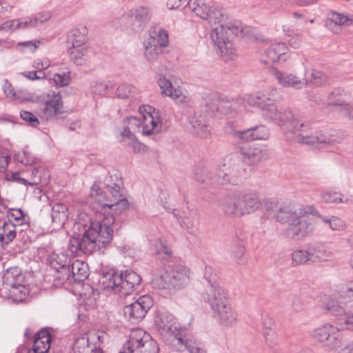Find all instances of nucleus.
Returning a JSON list of instances; mask_svg holds the SVG:
<instances>
[{
  "label": "nucleus",
  "instance_id": "nucleus-8",
  "mask_svg": "<svg viewBox=\"0 0 353 353\" xmlns=\"http://www.w3.org/2000/svg\"><path fill=\"white\" fill-rule=\"evenodd\" d=\"M311 336L316 343L337 353L343 347V338L339 327L330 323L316 327Z\"/></svg>",
  "mask_w": 353,
  "mask_h": 353
},
{
  "label": "nucleus",
  "instance_id": "nucleus-21",
  "mask_svg": "<svg viewBox=\"0 0 353 353\" xmlns=\"http://www.w3.org/2000/svg\"><path fill=\"white\" fill-rule=\"evenodd\" d=\"M173 345L179 350H187L190 353H206L201 343L193 336L182 338L180 335L174 340Z\"/></svg>",
  "mask_w": 353,
  "mask_h": 353
},
{
  "label": "nucleus",
  "instance_id": "nucleus-30",
  "mask_svg": "<svg viewBox=\"0 0 353 353\" xmlns=\"http://www.w3.org/2000/svg\"><path fill=\"white\" fill-rule=\"evenodd\" d=\"M327 25L332 32H336L341 26L353 25V15L346 16L339 12H332Z\"/></svg>",
  "mask_w": 353,
  "mask_h": 353
},
{
  "label": "nucleus",
  "instance_id": "nucleus-25",
  "mask_svg": "<svg viewBox=\"0 0 353 353\" xmlns=\"http://www.w3.org/2000/svg\"><path fill=\"white\" fill-rule=\"evenodd\" d=\"M147 334L148 333L142 329L132 330L128 340L125 342L127 348L130 349L132 353H138V350H141L145 345Z\"/></svg>",
  "mask_w": 353,
  "mask_h": 353
},
{
  "label": "nucleus",
  "instance_id": "nucleus-51",
  "mask_svg": "<svg viewBox=\"0 0 353 353\" xmlns=\"http://www.w3.org/2000/svg\"><path fill=\"white\" fill-rule=\"evenodd\" d=\"M144 45V57L148 61H156L159 56L161 54L163 50L157 46H151L150 44L146 45V43H143Z\"/></svg>",
  "mask_w": 353,
  "mask_h": 353
},
{
  "label": "nucleus",
  "instance_id": "nucleus-18",
  "mask_svg": "<svg viewBox=\"0 0 353 353\" xmlns=\"http://www.w3.org/2000/svg\"><path fill=\"white\" fill-rule=\"evenodd\" d=\"M274 76L282 87L301 90L307 87V78H301L293 73L276 70Z\"/></svg>",
  "mask_w": 353,
  "mask_h": 353
},
{
  "label": "nucleus",
  "instance_id": "nucleus-59",
  "mask_svg": "<svg viewBox=\"0 0 353 353\" xmlns=\"http://www.w3.org/2000/svg\"><path fill=\"white\" fill-rule=\"evenodd\" d=\"M156 254L163 259H167L171 256L172 250L164 242L159 241L155 245Z\"/></svg>",
  "mask_w": 353,
  "mask_h": 353
},
{
  "label": "nucleus",
  "instance_id": "nucleus-19",
  "mask_svg": "<svg viewBox=\"0 0 353 353\" xmlns=\"http://www.w3.org/2000/svg\"><path fill=\"white\" fill-rule=\"evenodd\" d=\"M268 60L265 63L285 62L290 57V50L284 42H274L264 52Z\"/></svg>",
  "mask_w": 353,
  "mask_h": 353
},
{
  "label": "nucleus",
  "instance_id": "nucleus-1",
  "mask_svg": "<svg viewBox=\"0 0 353 353\" xmlns=\"http://www.w3.org/2000/svg\"><path fill=\"white\" fill-rule=\"evenodd\" d=\"M265 210L269 215L274 212L276 221L288 223V227L283 230L288 239L300 240L314 230L313 219L306 216L307 213L314 211L312 205L296 206L292 203H285L280 205L275 200H268L265 203Z\"/></svg>",
  "mask_w": 353,
  "mask_h": 353
},
{
  "label": "nucleus",
  "instance_id": "nucleus-44",
  "mask_svg": "<svg viewBox=\"0 0 353 353\" xmlns=\"http://www.w3.org/2000/svg\"><path fill=\"white\" fill-rule=\"evenodd\" d=\"M293 266H299L310 263V250L296 249L290 254Z\"/></svg>",
  "mask_w": 353,
  "mask_h": 353
},
{
  "label": "nucleus",
  "instance_id": "nucleus-58",
  "mask_svg": "<svg viewBox=\"0 0 353 353\" xmlns=\"http://www.w3.org/2000/svg\"><path fill=\"white\" fill-rule=\"evenodd\" d=\"M121 141H126L128 145L133 148L134 152L143 154L147 151L146 146L141 142L138 141L135 137H132V139L128 138L122 139Z\"/></svg>",
  "mask_w": 353,
  "mask_h": 353
},
{
  "label": "nucleus",
  "instance_id": "nucleus-48",
  "mask_svg": "<svg viewBox=\"0 0 353 353\" xmlns=\"http://www.w3.org/2000/svg\"><path fill=\"white\" fill-rule=\"evenodd\" d=\"M139 93V89L131 84L123 83L120 85L116 91V94L121 99L132 97Z\"/></svg>",
  "mask_w": 353,
  "mask_h": 353
},
{
  "label": "nucleus",
  "instance_id": "nucleus-20",
  "mask_svg": "<svg viewBox=\"0 0 353 353\" xmlns=\"http://www.w3.org/2000/svg\"><path fill=\"white\" fill-rule=\"evenodd\" d=\"M263 117L277 125H283L293 120V114L290 110L279 107L276 104L270 105L263 114Z\"/></svg>",
  "mask_w": 353,
  "mask_h": 353
},
{
  "label": "nucleus",
  "instance_id": "nucleus-13",
  "mask_svg": "<svg viewBox=\"0 0 353 353\" xmlns=\"http://www.w3.org/2000/svg\"><path fill=\"white\" fill-rule=\"evenodd\" d=\"M152 16L150 8L145 6H139L132 10L127 15L123 16L120 20L121 26L123 28L132 30H140L146 26Z\"/></svg>",
  "mask_w": 353,
  "mask_h": 353
},
{
  "label": "nucleus",
  "instance_id": "nucleus-31",
  "mask_svg": "<svg viewBox=\"0 0 353 353\" xmlns=\"http://www.w3.org/2000/svg\"><path fill=\"white\" fill-rule=\"evenodd\" d=\"M45 174L46 171L43 168H33L30 180L23 179V185L36 186L34 194H39L41 192V188L38 185L46 183L48 180V176L46 177Z\"/></svg>",
  "mask_w": 353,
  "mask_h": 353
},
{
  "label": "nucleus",
  "instance_id": "nucleus-60",
  "mask_svg": "<svg viewBox=\"0 0 353 353\" xmlns=\"http://www.w3.org/2000/svg\"><path fill=\"white\" fill-rule=\"evenodd\" d=\"M232 134L233 137L238 141H249L254 140L251 128L241 131H234Z\"/></svg>",
  "mask_w": 353,
  "mask_h": 353
},
{
  "label": "nucleus",
  "instance_id": "nucleus-32",
  "mask_svg": "<svg viewBox=\"0 0 353 353\" xmlns=\"http://www.w3.org/2000/svg\"><path fill=\"white\" fill-rule=\"evenodd\" d=\"M310 263L325 262L330 260L333 253L323 245H317L310 249Z\"/></svg>",
  "mask_w": 353,
  "mask_h": 353
},
{
  "label": "nucleus",
  "instance_id": "nucleus-2",
  "mask_svg": "<svg viewBox=\"0 0 353 353\" xmlns=\"http://www.w3.org/2000/svg\"><path fill=\"white\" fill-rule=\"evenodd\" d=\"M122 179L117 174H111L105 180L106 192L101 190L99 184L94 183L90 191L93 207L104 213L114 212L120 214L128 208V201L123 192Z\"/></svg>",
  "mask_w": 353,
  "mask_h": 353
},
{
  "label": "nucleus",
  "instance_id": "nucleus-15",
  "mask_svg": "<svg viewBox=\"0 0 353 353\" xmlns=\"http://www.w3.org/2000/svg\"><path fill=\"white\" fill-rule=\"evenodd\" d=\"M191 274L189 268L176 265L163 271L159 276L164 283L180 288L186 286L190 283Z\"/></svg>",
  "mask_w": 353,
  "mask_h": 353
},
{
  "label": "nucleus",
  "instance_id": "nucleus-4",
  "mask_svg": "<svg viewBox=\"0 0 353 353\" xmlns=\"http://www.w3.org/2000/svg\"><path fill=\"white\" fill-rule=\"evenodd\" d=\"M259 194L254 191H244L223 197L220 207L224 214L229 217H242L252 214L261 207Z\"/></svg>",
  "mask_w": 353,
  "mask_h": 353
},
{
  "label": "nucleus",
  "instance_id": "nucleus-62",
  "mask_svg": "<svg viewBox=\"0 0 353 353\" xmlns=\"http://www.w3.org/2000/svg\"><path fill=\"white\" fill-rule=\"evenodd\" d=\"M344 315L345 327L350 330H353V305L347 307Z\"/></svg>",
  "mask_w": 353,
  "mask_h": 353
},
{
  "label": "nucleus",
  "instance_id": "nucleus-24",
  "mask_svg": "<svg viewBox=\"0 0 353 353\" xmlns=\"http://www.w3.org/2000/svg\"><path fill=\"white\" fill-rule=\"evenodd\" d=\"M51 340V335L47 330L43 329L37 332L33 343L34 352L47 353L50 347Z\"/></svg>",
  "mask_w": 353,
  "mask_h": 353
},
{
  "label": "nucleus",
  "instance_id": "nucleus-37",
  "mask_svg": "<svg viewBox=\"0 0 353 353\" xmlns=\"http://www.w3.org/2000/svg\"><path fill=\"white\" fill-rule=\"evenodd\" d=\"M68 52L70 59L75 64L83 65L88 59V46H68Z\"/></svg>",
  "mask_w": 353,
  "mask_h": 353
},
{
  "label": "nucleus",
  "instance_id": "nucleus-7",
  "mask_svg": "<svg viewBox=\"0 0 353 353\" xmlns=\"http://www.w3.org/2000/svg\"><path fill=\"white\" fill-rule=\"evenodd\" d=\"M225 19H219L220 21L210 23L214 26L211 32V38L214 45L223 43L225 41H232V39L238 35L239 31L243 34H246L249 30L248 28L240 30V23L233 20L226 12H223Z\"/></svg>",
  "mask_w": 353,
  "mask_h": 353
},
{
  "label": "nucleus",
  "instance_id": "nucleus-11",
  "mask_svg": "<svg viewBox=\"0 0 353 353\" xmlns=\"http://www.w3.org/2000/svg\"><path fill=\"white\" fill-rule=\"evenodd\" d=\"M43 106L39 110V117L46 121H52L64 113L63 101L59 91L50 90L43 94Z\"/></svg>",
  "mask_w": 353,
  "mask_h": 353
},
{
  "label": "nucleus",
  "instance_id": "nucleus-43",
  "mask_svg": "<svg viewBox=\"0 0 353 353\" xmlns=\"http://www.w3.org/2000/svg\"><path fill=\"white\" fill-rule=\"evenodd\" d=\"M307 72L310 74V78L307 79V87L310 85L314 88H319L327 83V77L322 72L314 69L310 70V71H305V72Z\"/></svg>",
  "mask_w": 353,
  "mask_h": 353
},
{
  "label": "nucleus",
  "instance_id": "nucleus-50",
  "mask_svg": "<svg viewBox=\"0 0 353 353\" xmlns=\"http://www.w3.org/2000/svg\"><path fill=\"white\" fill-rule=\"evenodd\" d=\"M50 79L58 87L67 86L71 81L70 72L68 70L61 73H54L50 77Z\"/></svg>",
  "mask_w": 353,
  "mask_h": 353
},
{
  "label": "nucleus",
  "instance_id": "nucleus-53",
  "mask_svg": "<svg viewBox=\"0 0 353 353\" xmlns=\"http://www.w3.org/2000/svg\"><path fill=\"white\" fill-rule=\"evenodd\" d=\"M34 225L32 224L28 216L23 213V232H26L28 240L32 241L37 236V232L34 230Z\"/></svg>",
  "mask_w": 353,
  "mask_h": 353
},
{
  "label": "nucleus",
  "instance_id": "nucleus-61",
  "mask_svg": "<svg viewBox=\"0 0 353 353\" xmlns=\"http://www.w3.org/2000/svg\"><path fill=\"white\" fill-rule=\"evenodd\" d=\"M3 90L6 96L13 101L17 100L19 99V95L14 91L12 85L8 82L7 79H4V83L3 85Z\"/></svg>",
  "mask_w": 353,
  "mask_h": 353
},
{
  "label": "nucleus",
  "instance_id": "nucleus-56",
  "mask_svg": "<svg viewBox=\"0 0 353 353\" xmlns=\"http://www.w3.org/2000/svg\"><path fill=\"white\" fill-rule=\"evenodd\" d=\"M90 340V338L88 334L81 335L76 339L74 344V349L80 353L84 352L86 349L89 348Z\"/></svg>",
  "mask_w": 353,
  "mask_h": 353
},
{
  "label": "nucleus",
  "instance_id": "nucleus-9",
  "mask_svg": "<svg viewBox=\"0 0 353 353\" xmlns=\"http://www.w3.org/2000/svg\"><path fill=\"white\" fill-rule=\"evenodd\" d=\"M245 175L246 170L241 160L236 155L227 157L216 173L218 181L221 184H237Z\"/></svg>",
  "mask_w": 353,
  "mask_h": 353
},
{
  "label": "nucleus",
  "instance_id": "nucleus-5",
  "mask_svg": "<svg viewBox=\"0 0 353 353\" xmlns=\"http://www.w3.org/2000/svg\"><path fill=\"white\" fill-rule=\"evenodd\" d=\"M310 130L309 123L299 120L293 121V132L296 141L301 143L332 150L344 139V135L339 132H316L309 134Z\"/></svg>",
  "mask_w": 353,
  "mask_h": 353
},
{
  "label": "nucleus",
  "instance_id": "nucleus-41",
  "mask_svg": "<svg viewBox=\"0 0 353 353\" xmlns=\"http://www.w3.org/2000/svg\"><path fill=\"white\" fill-rule=\"evenodd\" d=\"M15 225L10 222H5L0 227V242L2 246L8 245L16 237Z\"/></svg>",
  "mask_w": 353,
  "mask_h": 353
},
{
  "label": "nucleus",
  "instance_id": "nucleus-23",
  "mask_svg": "<svg viewBox=\"0 0 353 353\" xmlns=\"http://www.w3.org/2000/svg\"><path fill=\"white\" fill-rule=\"evenodd\" d=\"M88 29L85 26H79L72 29L68 34V43L69 46L81 47L87 46L88 41Z\"/></svg>",
  "mask_w": 353,
  "mask_h": 353
},
{
  "label": "nucleus",
  "instance_id": "nucleus-12",
  "mask_svg": "<svg viewBox=\"0 0 353 353\" xmlns=\"http://www.w3.org/2000/svg\"><path fill=\"white\" fill-rule=\"evenodd\" d=\"M139 111L141 114L142 135L150 136L159 133L163 125L161 112L148 105L140 106Z\"/></svg>",
  "mask_w": 353,
  "mask_h": 353
},
{
  "label": "nucleus",
  "instance_id": "nucleus-57",
  "mask_svg": "<svg viewBox=\"0 0 353 353\" xmlns=\"http://www.w3.org/2000/svg\"><path fill=\"white\" fill-rule=\"evenodd\" d=\"M254 140H266L269 137V131L265 125H259L252 128Z\"/></svg>",
  "mask_w": 353,
  "mask_h": 353
},
{
  "label": "nucleus",
  "instance_id": "nucleus-34",
  "mask_svg": "<svg viewBox=\"0 0 353 353\" xmlns=\"http://www.w3.org/2000/svg\"><path fill=\"white\" fill-rule=\"evenodd\" d=\"M216 52L223 61H234L238 57L237 50L234 46L232 41H225L223 43L216 45Z\"/></svg>",
  "mask_w": 353,
  "mask_h": 353
},
{
  "label": "nucleus",
  "instance_id": "nucleus-47",
  "mask_svg": "<svg viewBox=\"0 0 353 353\" xmlns=\"http://www.w3.org/2000/svg\"><path fill=\"white\" fill-rule=\"evenodd\" d=\"M320 200L323 203H339L344 202V196L339 192L332 190H325L320 194Z\"/></svg>",
  "mask_w": 353,
  "mask_h": 353
},
{
  "label": "nucleus",
  "instance_id": "nucleus-35",
  "mask_svg": "<svg viewBox=\"0 0 353 353\" xmlns=\"http://www.w3.org/2000/svg\"><path fill=\"white\" fill-rule=\"evenodd\" d=\"M88 242L89 241L84 232L81 239L77 237H72L68 243V250L70 252V255H74L79 251L88 254L93 253L94 251L92 249L90 250L87 248Z\"/></svg>",
  "mask_w": 353,
  "mask_h": 353
},
{
  "label": "nucleus",
  "instance_id": "nucleus-26",
  "mask_svg": "<svg viewBox=\"0 0 353 353\" xmlns=\"http://www.w3.org/2000/svg\"><path fill=\"white\" fill-rule=\"evenodd\" d=\"M240 152L245 159L253 162L261 161L268 158L266 150L255 145L241 147Z\"/></svg>",
  "mask_w": 353,
  "mask_h": 353
},
{
  "label": "nucleus",
  "instance_id": "nucleus-38",
  "mask_svg": "<svg viewBox=\"0 0 353 353\" xmlns=\"http://www.w3.org/2000/svg\"><path fill=\"white\" fill-rule=\"evenodd\" d=\"M199 215L196 211H192L188 216H184L181 220V225L187 232L196 235L199 232Z\"/></svg>",
  "mask_w": 353,
  "mask_h": 353
},
{
  "label": "nucleus",
  "instance_id": "nucleus-36",
  "mask_svg": "<svg viewBox=\"0 0 353 353\" xmlns=\"http://www.w3.org/2000/svg\"><path fill=\"white\" fill-rule=\"evenodd\" d=\"M121 281L119 274L107 272L101 276L99 282L103 290H117L119 291Z\"/></svg>",
  "mask_w": 353,
  "mask_h": 353
},
{
  "label": "nucleus",
  "instance_id": "nucleus-52",
  "mask_svg": "<svg viewBox=\"0 0 353 353\" xmlns=\"http://www.w3.org/2000/svg\"><path fill=\"white\" fill-rule=\"evenodd\" d=\"M94 222L91 221L90 216L81 211H79L76 218L75 227L78 230H81L82 228L83 232H85L86 229L90 228V225L93 224Z\"/></svg>",
  "mask_w": 353,
  "mask_h": 353
},
{
  "label": "nucleus",
  "instance_id": "nucleus-49",
  "mask_svg": "<svg viewBox=\"0 0 353 353\" xmlns=\"http://www.w3.org/2000/svg\"><path fill=\"white\" fill-rule=\"evenodd\" d=\"M321 221L329 226L332 230L343 231L346 228L345 222L340 218L334 216L330 217H321Z\"/></svg>",
  "mask_w": 353,
  "mask_h": 353
},
{
  "label": "nucleus",
  "instance_id": "nucleus-29",
  "mask_svg": "<svg viewBox=\"0 0 353 353\" xmlns=\"http://www.w3.org/2000/svg\"><path fill=\"white\" fill-rule=\"evenodd\" d=\"M168 34L166 30L163 29L150 30L149 37L145 40L144 42L146 45L150 44L153 46H157L163 50L168 43Z\"/></svg>",
  "mask_w": 353,
  "mask_h": 353
},
{
  "label": "nucleus",
  "instance_id": "nucleus-28",
  "mask_svg": "<svg viewBox=\"0 0 353 353\" xmlns=\"http://www.w3.org/2000/svg\"><path fill=\"white\" fill-rule=\"evenodd\" d=\"M190 130L201 137H207L210 133V128L207 125L203 117L193 115L190 118Z\"/></svg>",
  "mask_w": 353,
  "mask_h": 353
},
{
  "label": "nucleus",
  "instance_id": "nucleus-64",
  "mask_svg": "<svg viewBox=\"0 0 353 353\" xmlns=\"http://www.w3.org/2000/svg\"><path fill=\"white\" fill-rule=\"evenodd\" d=\"M108 85L101 81L94 82L91 86V91L94 94L103 95L106 93Z\"/></svg>",
  "mask_w": 353,
  "mask_h": 353
},
{
  "label": "nucleus",
  "instance_id": "nucleus-40",
  "mask_svg": "<svg viewBox=\"0 0 353 353\" xmlns=\"http://www.w3.org/2000/svg\"><path fill=\"white\" fill-rule=\"evenodd\" d=\"M322 307L328 313L334 316H342L345 314L346 308L338 301L336 299L328 297L323 303Z\"/></svg>",
  "mask_w": 353,
  "mask_h": 353
},
{
  "label": "nucleus",
  "instance_id": "nucleus-27",
  "mask_svg": "<svg viewBox=\"0 0 353 353\" xmlns=\"http://www.w3.org/2000/svg\"><path fill=\"white\" fill-rule=\"evenodd\" d=\"M348 97V93L343 89L336 88L327 97V102L330 106L341 107V112H345V109L350 105L346 101Z\"/></svg>",
  "mask_w": 353,
  "mask_h": 353
},
{
  "label": "nucleus",
  "instance_id": "nucleus-6",
  "mask_svg": "<svg viewBox=\"0 0 353 353\" xmlns=\"http://www.w3.org/2000/svg\"><path fill=\"white\" fill-rule=\"evenodd\" d=\"M101 211L104 217L90 225V228L84 232L89 241L87 243V248L92 249L94 252L108 246L112 241L114 234L115 218L113 214H110L112 212L104 213L103 210Z\"/></svg>",
  "mask_w": 353,
  "mask_h": 353
},
{
  "label": "nucleus",
  "instance_id": "nucleus-45",
  "mask_svg": "<svg viewBox=\"0 0 353 353\" xmlns=\"http://www.w3.org/2000/svg\"><path fill=\"white\" fill-rule=\"evenodd\" d=\"M70 256L69 254H65L64 253L60 254H53L50 256V265L57 271L59 269H65L68 268L69 270L70 267Z\"/></svg>",
  "mask_w": 353,
  "mask_h": 353
},
{
  "label": "nucleus",
  "instance_id": "nucleus-10",
  "mask_svg": "<svg viewBox=\"0 0 353 353\" xmlns=\"http://www.w3.org/2000/svg\"><path fill=\"white\" fill-rule=\"evenodd\" d=\"M282 99L281 92L279 88L268 87L248 94L245 101L250 106L260 108L263 114L266 110L270 108V105H276Z\"/></svg>",
  "mask_w": 353,
  "mask_h": 353
},
{
  "label": "nucleus",
  "instance_id": "nucleus-33",
  "mask_svg": "<svg viewBox=\"0 0 353 353\" xmlns=\"http://www.w3.org/2000/svg\"><path fill=\"white\" fill-rule=\"evenodd\" d=\"M125 128L123 131L121 133V136L125 139L134 137V134L139 132L142 134V127H141V118L138 119L135 117H130L126 119L124 121Z\"/></svg>",
  "mask_w": 353,
  "mask_h": 353
},
{
  "label": "nucleus",
  "instance_id": "nucleus-16",
  "mask_svg": "<svg viewBox=\"0 0 353 353\" xmlns=\"http://www.w3.org/2000/svg\"><path fill=\"white\" fill-rule=\"evenodd\" d=\"M152 305V299L148 295L140 296L136 301L123 308L125 317L133 323L140 321Z\"/></svg>",
  "mask_w": 353,
  "mask_h": 353
},
{
  "label": "nucleus",
  "instance_id": "nucleus-46",
  "mask_svg": "<svg viewBox=\"0 0 353 353\" xmlns=\"http://www.w3.org/2000/svg\"><path fill=\"white\" fill-rule=\"evenodd\" d=\"M71 271L76 279L83 281L88 276V265L79 260H76L71 265Z\"/></svg>",
  "mask_w": 353,
  "mask_h": 353
},
{
  "label": "nucleus",
  "instance_id": "nucleus-39",
  "mask_svg": "<svg viewBox=\"0 0 353 353\" xmlns=\"http://www.w3.org/2000/svg\"><path fill=\"white\" fill-rule=\"evenodd\" d=\"M158 84L161 90V93L174 99L181 101L183 97L182 92L179 89L174 88L172 83L165 79L161 77L158 80Z\"/></svg>",
  "mask_w": 353,
  "mask_h": 353
},
{
  "label": "nucleus",
  "instance_id": "nucleus-55",
  "mask_svg": "<svg viewBox=\"0 0 353 353\" xmlns=\"http://www.w3.org/2000/svg\"><path fill=\"white\" fill-rule=\"evenodd\" d=\"M22 285L20 283H14L9 291V299L14 303H19L22 302Z\"/></svg>",
  "mask_w": 353,
  "mask_h": 353
},
{
  "label": "nucleus",
  "instance_id": "nucleus-22",
  "mask_svg": "<svg viewBox=\"0 0 353 353\" xmlns=\"http://www.w3.org/2000/svg\"><path fill=\"white\" fill-rule=\"evenodd\" d=\"M119 275L122 281L120 282L119 291L125 294H128L134 291L135 288L141 283V279L140 276L133 271H125L119 274Z\"/></svg>",
  "mask_w": 353,
  "mask_h": 353
},
{
  "label": "nucleus",
  "instance_id": "nucleus-14",
  "mask_svg": "<svg viewBox=\"0 0 353 353\" xmlns=\"http://www.w3.org/2000/svg\"><path fill=\"white\" fill-rule=\"evenodd\" d=\"M158 333L165 339L172 341L180 335V326L176 319L170 314L161 312L155 318Z\"/></svg>",
  "mask_w": 353,
  "mask_h": 353
},
{
  "label": "nucleus",
  "instance_id": "nucleus-3",
  "mask_svg": "<svg viewBox=\"0 0 353 353\" xmlns=\"http://www.w3.org/2000/svg\"><path fill=\"white\" fill-rule=\"evenodd\" d=\"M200 294L203 301L209 304L212 316L220 326L228 328L237 325L238 313L223 288L210 284Z\"/></svg>",
  "mask_w": 353,
  "mask_h": 353
},
{
  "label": "nucleus",
  "instance_id": "nucleus-17",
  "mask_svg": "<svg viewBox=\"0 0 353 353\" xmlns=\"http://www.w3.org/2000/svg\"><path fill=\"white\" fill-rule=\"evenodd\" d=\"M189 7L196 16L207 21L209 23L219 21V19L226 17L223 15V12H225L224 10L221 8L209 6L204 0H190Z\"/></svg>",
  "mask_w": 353,
  "mask_h": 353
},
{
  "label": "nucleus",
  "instance_id": "nucleus-42",
  "mask_svg": "<svg viewBox=\"0 0 353 353\" xmlns=\"http://www.w3.org/2000/svg\"><path fill=\"white\" fill-rule=\"evenodd\" d=\"M68 207L62 203H56L52 210V219L55 223L59 225H63L68 219Z\"/></svg>",
  "mask_w": 353,
  "mask_h": 353
},
{
  "label": "nucleus",
  "instance_id": "nucleus-63",
  "mask_svg": "<svg viewBox=\"0 0 353 353\" xmlns=\"http://www.w3.org/2000/svg\"><path fill=\"white\" fill-rule=\"evenodd\" d=\"M216 276V271L210 265H205L203 272V277L207 281V285L204 287V289L208 285H216L215 283H212V281Z\"/></svg>",
  "mask_w": 353,
  "mask_h": 353
},
{
  "label": "nucleus",
  "instance_id": "nucleus-54",
  "mask_svg": "<svg viewBox=\"0 0 353 353\" xmlns=\"http://www.w3.org/2000/svg\"><path fill=\"white\" fill-rule=\"evenodd\" d=\"M159 350L157 343L148 334L145 335V345L141 350H138V353H157Z\"/></svg>",
  "mask_w": 353,
  "mask_h": 353
}]
</instances>
